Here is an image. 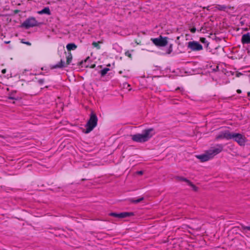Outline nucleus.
I'll return each instance as SVG.
<instances>
[{
  "label": "nucleus",
  "mask_w": 250,
  "mask_h": 250,
  "mask_svg": "<svg viewBox=\"0 0 250 250\" xmlns=\"http://www.w3.org/2000/svg\"><path fill=\"white\" fill-rule=\"evenodd\" d=\"M155 134L152 128L145 129L142 133L131 135L133 141L137 143H145L148 141Z\"/></svg>",
  "instance_id": "1"
},
{
  "label": "nucleus",
  "mask_w": 250,
  "mask_h": 250,
  "mask_svg": "<svg viewBox=\"0 0 250 250\" xmlns=\"http://www.w3.org/2000/svg\"><path fill=\"white\" fill-rule=\"evenodd\" d=\"M98 123V117L95 113L92 112L90 118L85 125L86 129L84 131L85 134L90 133L97 126Z\"/></svg>",
  "instance_id": "2"
},
{
  "label": "nucleus",
  "mask_w": 250,
  "mask_h": 250,
  "mask_svg": "<svg viewBox=\"0 0 250 250\" xmlns=\"http://www.w3.org/2000/svg\"><path fill=\"white\" fill-rule=\"evenodd\" d=\"M232 132H230L229 130H222L219 132L215 137L216 141H220L223 139L229 140L231 139V135Z\"/></svg>",
  "instance_id": "3"
},
{
  "label": "nucleus",
  "mask_w": 250,
  "mask_h": 250,
  "mask_svg": "<svg viewBox=\"0 0 250 250\" xmlns=\"http://www.w3.org/2000/svg\"><path fill=\"white\" fill-rule=\"evenodd\" d=\"M231 139H233L241 146H244L247 141V138L244 135L234 132L232 133Z\"/></svg>",
  "instance_id": "4"
},
{
  "label": "nucleus",
  "mask_w": 250,
  "mask_h": 250,
  "mask_svg": "<svg viewBox=\"0 0 250 250\" xmlns=\"http://www.w3.org/2000/svg\"><path fill=\"white\" fill-rule=\"evenodd\" d=\"M39 25L38 22L35 18L30 17L21 24V26L26 29H28L30 27L38 26Z\"/></svg>",
  "instance_id": "5"
},
{
  "label": "nucleus",
  "mask_w": 250,
  "mask_h": 250,
  "mask_svg": "<svg viewBox=\"0 0 250 250\" xmlns=\"http://www.w3.org/2000/svg\"><path fill=\"white\" fill-rule=\"evenodd\" d=\"M223 148L224 145L223 144H218L214 146L211 147L208 151L209 153V155L211 156V158H213L215 155L221 153L223 151Z\"/></svg>",
  "instance_id": "6"
},
{
  "label": "nucleus",
  "mask_w": 250,
  "mask_h": 250,
  "mask_svg": "<svg viewBox=\"0 0 250 250\" xmlns=\"http://www.w3.org/2000/svg\"><path fill=\"white\" fill-rule=\"evenodd\" d=\"M152 42L157 46H165L167 44V38H163L161 36L158 38H151Z\"/></svg>",
  "instance_id": "7"
},
{
  "label": "nucleus",
  "mask_w": 250,
  "mask_h": 250,
  "mask_svg": "<svg viewBox=\"0 0 250 250\" xmlns=\"http://www.w3.org/2000/svg\"><path fill=\"white\" fill-rule=\"evenodd\" d=\"M188 47L192 51H198L203 50V46L198 42L192 41L188 42Z\"/></svg>",
  "instance_id": "8"
},
{
  "label": "nucleus",
  "mask_w": 250,
  "mask_h": 250,
  "mask_svg": "<svg viewBox=\"0 0 250 250\" xmlns=\"http://www.w3.org/2000/svg\"><path fill=\"white\" fill-rule=\"evenodd\" d=\"M134 215V213L132 212H123L120 213H117L115 212H111L109 214L111 216L119 218H125L127 217L131 216Z\"/></svg>",
  "instance_id": "9"
},
{
  "label": "nucleus",
  "mask_w": 250,
  "mask_h": 250,
  "mask_svg": "<svg viewBox=\"0 0 250 250\" xmlns=\"http://www.w3.org/2000/svg\"><path fill=\"white\" fill-rule=\"evenodd\" d=\"M197 157L201 160V162H206L212 159L211 156L209 155L208 151L207 150L204 154L198 155Z\"/></svg>",
  "instance_id": "10"
},
{
  "label": "nucleus",
  "mask_w": 250,
  "mask_h": 250,
  "mask_svg": "<svg viewBox=\"0 0 250 250\" xmlns=\"http://www.w3.org/2000/svg\"><path fill=\"white\" fill-rule=\"evenodd\" d=\"M241 42L243 44L250 43V35L249 33L244 34L242 36Z\"/></svg>",
  "instance_id": "11"
},
{
  "label": "nucleus",
  "mask_w": 250,
  "mask_h": 250,
  "mask_svg": "<svg viewBox=\"0 0 250 250\" xmlns=\"http://www.w3.org/2000/svg\"><path fill=\"white\" fill-rule=\"evenodd\" d=\"M67 65H66V62L65 63L63 61L61 60V61L58 64L52 65L51 67V69H56V68H63L64 67H66Z\"/></svg>",
  "instance_id": "12"
},
{
  "label": "nucleus",
  "mask_w": 250,
  "mask_h": 250,
  "mask_svg": "<svg viewBox=\"0 0 250 250\" xmlns=\"http://www.w3.org/2000/svg\"><path fill=\"white\" fill-rule=\"evenodd\" d=\"M38 13L40 15H42V14H46L47 15H51V12H50V9L48 7H46L44 8L43 9H42V10L38 11Z\"/></svg>",
  "instance_id": "13"
},
{
  "label": "nucleus",
  "mask_w": 250,
  "mask_h": 250,
  "mask_svg": "<svg viewBox=\"0 0 250 250\" xmlns=\"http://www.w3.org/2000/svg\"><path fill=\"white\" fill-rule=\"evenodd\" d=\"M77 48V46L74 43H68L66 45V49L68 51L74 50Z\"/></svg>",
  "instance_id": "14"
},
{
  "label": "nucleus",
  "mask_w": 250,
  "mask_h": 250,
  "mask_svg": "<svg viewBox=\"0 0 250 250\" xmlns=\"http://www.w3.org/2000/svg\"><path fill=\"white\" fill-rule=\"evenodd\" d=\"M144 197H140L137 199L131 198L129 200H130V202L132 203L138 204V203L141 202V201H142L143 200H144Z\"/></svg>",
  "instance_id": "15"
},
{
  "label": "nucleus",
  "mask_w": 250,
  "mask_h": 250,
  "mask_svg": "<svg viewBox=\"0 0 250 250\" xmlns=\"http://www.w3.org/2000/svg\"><path fill=\"white\" fill-rule=\"evenodd\" d=\"M72 60V54L69 52L66 56V65H69Z\"/></svg>",
  "instance_id": "16"
},
{
  "label": "nucleus",
  "mask_w": 250,
  "mask_h": 250,
  "mask_svg": "<svg viewBox=\"0 0 250 250\" xmlns=\"http://www.w3.org/2000/svg\"><path fill=\"white\" fill-rule=\"evenodd\" d=\"M109 70V69L108 68H104V69L100 71V74L101 75V76H102V77L104 76L107 73V72Z\"/></svg>",
  "instance_id": "17"
},
{
  "label": "nucleus",
  "mask_w": 250,
  "mask_h": 250,
  "mask_svg": "<svg viewBox=\"0 0 250 250\" xmlns=\"http://www.w3.org/2000/svg\"><path fill=\"white\" fill-rule=\"evenodd\" d=\"M217 8L220 10H225L227 7L225 5H217Z\"/></svg>",
  "instance_id": "18"
},
{
  "label": "nucleus",
  "mask_w": 250,
  "mask_h": 250,
  "mask_svg": "<svg viewBox=\"0 0 250 250\" xmlns=\"http://www.w3.org/2000/svg\"><path fill=\"white\" fill-rule=\"evenodd\" d=\"M241 227H242V229H243V231H245L246 230L250 231V226H245L243 225H242Z\"/></svg>",
  "instance_id": "19"
},
{
  "label": "nucleus",
  "mask_w": 250,
  "mask_h": 250,
  "mask_svg": "<svg viewBox=\"0 0 250 250\" xmlns=\"http://www.w3.org/2000/svg\"><path fill=\"white\" fill-rule=\"evenodd\" d=\"M99 42H92V45L95 47H96L98 49H100V46L99 44Z\"/></svg>",
  "instance_id": "20"
},
{
  "label": "nucleus",
  "mask_w": 250,
  "mask_h": 250,
  "mask_svg": "<svg viewBox=\"0 0 250 250\" xmlns=\"http://www.w3.org/2000/svg\"><path fill=\"white\" fill-rule=\"evenodd\" d=\"M188 185L189 186H190L193 188V189L194 190H195V191L197 190V188L194 184H193L190 181L188 184Z\"/></svg>",
  "instance_id": "21"
},
{
  "label": "nucleus",
  "mask_w": 250,
  "mask_h": 250,
  "mask_svg": "<svg viewBox=\"0 0 250 250\" xmlns=\"http://www.w3.org/2000/svg\"><path fill=\"white\" fill-rule=\"evenodd\" d=\"M125 55L127 57H128V58H129L130 59H132V54H131V53L129 51L127 50L126 51L125 53Z\"/></svg>",
  "instance_id": "22"
},
{
  "label": "nucleus",
  "mask_w": 250,
  "mask_h": 250,
  "mask_svg": "<svg viewBox=\"0 0 250 250\" xmlns=\"http://www.w3.org/2000/svg\"><path fill=\"white\" fill-rule=\"evenodd\" d=\"M180 181L186 182L188 184L189 183L190 181L184 177H179Z\"/></svg>",
  "instance_id": "23"
},
{
  "label": "nucleus",
  "mask_w": 250,
  "mask_h": 250,
  "mask_svg": "<svg viewBox=\"0 0 250 250\" xmlns=\"http://www.w3.org/2000/svg\"><path fill=\"white\" fill-rule=\"evenodd\" d=\"M190 31L192 33H195L196 31V29L195 27H193V28H190Z\"/></svg>",
  "instance_id": "24"
},
{
  "label": "nucleus",
  "mask_w": 250,
  "mask_h": 250,
  "mask_svg": "<svg viewBox=\"0 0 250 250\" xmlns=\"http://www.w3.org/2000/svg\"><path fill=\"white\" fill-rule=\"evenodd\" d=\"M200 41L203 43H205L206 42V39L205 38H201Z\"/></svg>",
  "instance_id": "25"
},
{
  "label": "nucleus",
  "mask_w": 250,
  "mask_h": 250,
  "mask_svg": "<svg viewBox=\"0 0 250 250\" xmlns=\"http://www.w3.org/2000/svg\"><path fill=\"white\" fill-rule=\"evenodd\" d=\"M21 42L24 43V44H26L27 45H29V46H30L31 45V43L30 42H22V41H21Z\"/></svg>",
  "instance_id": "26"
},
{
  "label": "nucleus",
  "mask_w": 250,
  "mask_h": 250,
  "mask_svg": "<svg viewBox=\"0 0 250 250\" xmlns=\"http://www.w3.org/2000/svg\"><path fill=\"white\" fill-rule=\"evenodd\" d=\"M143 173H144V172H143V171H142V170L138 171L136 172L137 174L140 175L143 174Z\"/></svg>",
  "instance_id": "27"
},
{
  "label": "nucleus",
  "mask_w": 250,
  "mask_h": 250,
  "mask_svg": "<svg viewBox=\"0 0 250 250\" xmlns=\"http://www.w3.org/2000/svg\"><path fill=\"white\" fill-rule=\"evenodd\" d=\"M44 79H39L38 80V82L40 84H42L44 83Z\"/></svg>",
  "instance_id": "28"
},
{
  "label": "nucleus",
  "mask_w": 250,
  "mask_h": 250,
  "mask_svg": "<svg viewBox=\"0 0 250 250\" xmlns=\"http://www.w3.org/2000/svg\"><path fill=\"white\" fill-rule=\"evenodd\" d=\"M241 75H242V74L241 73H240V72H237L236 74V76L237 77H239Z\"/></svg>",
  "instance_id": "29"
},
{
  "label": "nucleus",
  "mask_w": 250,
  "mask_h": 250,
  "mask_svg": "<svg viewBox=\"0 0 250 250\" xmlns=\"http://www.w3.org/2000/svg\"><path fill=\"white\" fill-rule=\"evenodd\" d=\"M6 72V69H3L1 70V73L3 74H5Z\"/></svg>",
  "instance_id": "30"
},
{
  "label": "nucleus",
  "mask_w": 250,
  "mask_h": 250,
  "mask_svg": "<svg viewBox=\"0 0 250 250\" xmlns=\"http://www.w3.org/2000/svg\"><path fill=\"white\" fill-rule=\"evenodd\" d=\"M95 66H96V64H92V65L90 66V68H95Z\"/></svg>",
  "instance_id": "31"
},
{
  "label": "nucleus",
  "mask_w": 250,
  "mask_h": 250,
  "mask_svg": "<svg viewBox=\"0 0 250 250\" xmlns=\"http://www.w3.org/2000/svg\"><path fill=\"white\" fill-rule=\"evenodd\" d=\"M237 93H238V94H240V93H241L242 91H241V90H240V89H237Z\"/></svg>",
  "instance_id": "32"
},
{
  "label": "nucleus",
  "mask_w": 250,
  "mask_h": 250,
  "mask_svg": "<svg viewBox=\"0 0 250 250\" xmlns=\"http://www.w3.org/2000/svg\"><path fill=\"white\" fill-rule=\"evenodd\" d=\"M10 42V41H7L6 42H5L6 43H9Z\"/></svg>",
  "instance_id": "33"
},
{
  "label": "nucleus",
  "mask_w": 250,
  "mask_h": 250,
  "mask_svg": "<svg viewBox=\"0 0 250 250\" xmlns=\"http://www.w3.org/2000/svg\"><path fill=\"white\" fill-rule=\"evenodd\" d=\"M89 57H87V58L86 59V60H85V62H86V61H87V60L89 59Z\"/></svg>",
  "instance_id": "34"
},
{
  "label": "nucleus",
  "mask_w": 250,
  "mask_h": 250,
  "mask_svg": "<svg viewBox=\"0 0 250 250\" xmlns=\"http://www.w3.org/2000/svg\"><path fill=\"white\" fill-rule=\"evenodd\" d=\"M119 73L120 74H122V71H119Z\"/></svg>",
  "instance_id": "35"
},
{
  "label": "nucleus",
  "mask_w": 250,
  "mask_h": 250,
  "mask_svg": "<svg viewBox=\"0 0 250 250\" xmlns=\"http://www.w3.org/2000/svg\"><path fill=\"white\" fill-rule=\"evenodd\" d=\"M179 89V87H178L176 89V90H177V89Z\"/></svg>",
  "instance_id": "36"
}]
</instances>
